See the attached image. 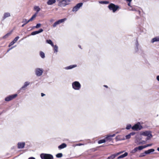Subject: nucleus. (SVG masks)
<instances>
[{"instance_id": "a211bd4d", "label": "nucleus", "mask_w": 159, "mask_h": 159, "mask_svg": "<svg viewBox=\"0 0 159 159\" xmlns=\"http://www.w3.org/2000/svg\"><path fill=\"white\" fill-rule=\"evenodd\" d=\"M34 10L36 11V12L35 13H36L37 15L38 12L40 10V8L39 6H35L34 7Z\"/></svg>"}, {"instance_id": "ea45409f", "label": "nucleus", "mask_w": 159, "mask_h": 159, "mask_svg": "<svg viewBox=\"0 0 159 159\" xmlns=\"http://www.w3.org/2000/svg\"><path fill=\"white\" fill-rule=\"evenodd\" d=\"M152 145V144L151 143V144H146V145H145L144 146H145V148H146L149 147V146H151Z\"/></svg>"}, {"instance_id": "c85d7f7f", "label": "nucleus", "mask_w": 159, "mask_h": 159, "mask_svg": "<svg viewBox=\"0 0 159 159\" xmlns=\"http://www.w3.org/2000/svg\"><path fill=\"white\" fill-rule=\"evenodd\" d=\"M40 55L41 57L43 58H44L45 57V54L42 51H40Z\"/></svg>"}, {"instance_id": "aec40b11", "label": "nucleus", "mask_w": 159, "mask_h": 159, "mask_svg": "<svg viewBox=\"0 0 159 159\" xmlns=\"http://www.w3.org/2000/svg\"><path fill=\"white\" fill-rule=\"evenodd\" d=\"M128 153L127 152H125L124 154L121 155L119 156L117 158L118 159H120L121 158H124L126 156H127L128 155Z\"/></svg>"}, {"instance_id": "49530a36", "label": "nucleus", "mask_w": 159, "mask_h": 159, "mask_svg": "<svg viewBox=\"0 0 159 159\" xmlns=\"http://www.w3.org/2000/svg\"><path fill=\"white\" fill-rule=\"evenodd\" d=\"M41 96L43 97L45 95V94H44L43 93H41Z\"/></svg>"}, {"instance_id": "f03ea898", "label": "nucleus", "mask_w": 159, "mask_h": 159, "mask_svg": "<svg viewBox=\"0 0 159 159\" xmlns=\"http://www.w3.org/2000/svg\"><path fill=\"white\" fill-rule=\"evenodd\" d=\"M73 88L75 90H79L81 88V85L78 81H75L72 84Z\"/></svg>"}, {"instance_id": "ddd939ff", "label": "nucleus", "mask_w": 159, "mask_h": 159, "mask_svg": "<svg viewBox=\"0 0 159 159\" xmlns=\"http://www.w3.org/2000/svg\"><path fill=\"white\" fill-rule=\"evenodd\" d=\"M43 31V30L42 29H40L39 30L34 31L32 32L31 34L33 35H36L37 34H39L40 33L42 32Z\"/></svg>"}, {"instance_id": "5fc2aeb1", "label": "nucleus", "mask_w": 159, "mask_h": 159, "mask_svg": "<svg viewBox=\"0 0 159 159\" xmlns=\"http://www.w3.org/2000/svg\"><path fill=\"white\" fill-rule=\"evenodd\" d=\"M79 47L81 48V46H79Z\"/></svg>"}, {"instance_id": "cd10ccee", "label": "nucleus", "mask_w": 159, "mask_h": 159, "mask_svg": "<svg viewBox=\"0 0 159 159\" xmlns=\"http://www.w3.org/2000/svg\"><path fill=\"white\" fill-rule=\"evenodd\" d=\"M76 66V65H70L69 66H67L66 67V69H71L74 67H75Z\"/></svg>"}, {"instance_id": "412c9836", "label": "nucleus", "mask_w": 159, "mask_h": 159, "mask_svg": "<svg viewBox=\"0 0 159 159\" xmlns=\"http://www.w3.org/2000/svg\"><path fill=\"white\" fill-rule=\"evenodd\" d=\"M10 16V14L8 12H6L4 14L3 19H5L6 18L9 17Z\"/></svg>"}, {"instance_id": "7ed1b4c3", "label": "nucleus", "mask_w": 159, "mask_h": 159, "mask_svg": "<svg viewBox=\"0 0 159 159\" xmlns=\"http://www.w3.org/2000/svg\"><path fill=\"white\" fill-rule=\"evenodd\" d=\"M143 128V127L140 125L139 122H138L134 125L132 127V129L134 130L138 131L141 130Z\"/></svg>"}, {"instance_id": "39448f33", "label": "nucleus", "mask_w": 159, "mask_h": 159, "mask_svg": "<svg viewBox=\"0 0 159 159\" xmlns=\"http://www.w3.org/2000/svg\"><path fill=\"white\" fill-rule=\"evenodd\" d=\"M154 149H151L145 151L143 153H141L139 155V157H143L146 156L147 154H149L151 152H153L154 151Z\"/></svg>"}, {"instance_id": "c9c22d12", "label": "nucleus", "mask_w": 159, "mask_h": 159, "mask_svg": "<svg viewBox=\"0 0 159 159\" xmlns=\"http://www.w3.org/2000/svg\"><path fill=\"white\" fill-rule=\"evenodd\" d=\"M54 50L55 52H57L58 51V47L57 45L54 46Z\"/></svg>"}, {"instance_id": "a19ab883", "label": "nucleus", "mask_w": 159, "mask_h": 159, "mask_svg": "<svg viewBox=\"0 0 159 159\" xmlns=\"http://www.w3.org/2000/svg\"><path fill=\"white\" fill-rule=\"evenodd\" d=\"M128 1V5L129 6H130V7H131L132 6L130 5V3H131V2L132 1Z\"/></svg>"}, {"instance_id": "20e7f679", "label": "nucleus", "mask_w": 159, "mask_h": 159, "mask_svg": "<svg viewBox=\"0 0 159 159\" xmlns=\"http://www.w3.org/2000/svg\"><path fill=\"white\" fill-rule=\"evenodd\" d=\"M40 157L42 159H53V156L50 154H41Z\"/></svg>"}, {"instance_id": "393cba45", "label": "nucleus", "mask_w": 159, "mask_h": 159, "mask_svg": "<svg viewBox=\"0 0 159 159\" xmlns=\"http://www.w3.org/2000/svg\"><path fill=\"white\" fill-rule=\"evenodd\" d=\"M46 42L50 44L52 46V47L54 46L53 43H52V41H51V40L50 39L47 40L46 41Z\"/></svg>"}, {"instance_id": "3c124183", "label": "nucleus", "mask_w": 159, "mask_h": 159, "mask_svg": "<svg viewBox=\"0 0 159 159\" xmlns=\"http://www.w3.org/2000/svg\"><path fill=\"white\" fill-rule=\"evenodd\" d=\"M25 24V23L22 25V27H23Z\"/></svg>"}, {"instance_id": "5701e85b", "label": "nucleus", "mask_w": 159, "mask_h": 159, "mask_svg": "<svg viewBox=\"0 0 159 159\" xmlns=\"http://www.w3.org/2000/svg\"><path fill=\"white\" fill-rule=\"evenodd\" d=\"M30 84V82H26L25 84L23 86L21 89H24V88H25L27 86Z\"/></svg>"}, {"instance_id": "603ef678", "label": "nucleus", "mask_w": 159, "mask_h": 159, "mask_svg": "<svg viewBox=\"0 0 159 159\" xmlns=\"http://www.w3.org/2000/svg\"><path fill=\"white\" fill-rule=\"evenodd\" d=\"M78 145L80 146V145H83V144H82L80 143V144H79Z\"/></svg>"}, {"instance_id": "473e14b6", "label": "nucleus", "mask_w": 159, "mask_h": 159, "mask_svg": "<svg viewBox=\"0 0 159 159\" xmlns=\"http://www.w3.org/2000/svg\"><path fill=\"white\" fill-rule=\"evenodd\" d=\"M62 156V154L61 153H59L56 155V157L57 158H60Z\"/></svg>"}, {"instance_id": "bb28decb", "label": "nucleus", "mask_w": 159, "mask_h": 159, "mask_svg": "<svg viewBox=\"0 0 159 159\" xmlns=\"http://www.w3.org/2000/svg\"><path fill=\"white\" fill-rule=\"evenodd\" d=\"M99 3L101 4H107L109 3V2L107 1H99Z\"/></svg>"}, {"instance_id": "6e6552de", "label": "nucleus", "mask_w": 159, "mask_h": 159, "mask_svg": "<svg viewBox=\"0 0 159 159\" xmlns=\"http://www.w3.org/2000/svg\"><path fill=\"white\" fill-rule=\"evenodd\" d=\"M70 1H59L58 3V5L61 7H64L66 6V5L68 4L67 2H69Z\"/></svg>"}, {"instance_id": "1a4fd4ad", "label": "nucleus", "mask_w": 159, "mask_h": 159, "mask_svg": "<svg viewBox=\"0 0 159 159\" xmlns=\"http://www.w3.org/2000/svg\"><path fill=\"white\" fill-rule=\"evenodd\" d=\"M66 18H65L58 20L54 23V24L52 25V26L53 27H56L57 25L61 23L64 22L66 20Z\"/></svg>"}, {"instance_id": "8fccbe9b", "label": "nucleus", "mask_w": 159, "mask_h": 159, "mask_svg": "<svg viewBox=\"0 0 159 159\" xmlns=\"http://www.w3.org/2000/svg\"><path fill=\"white\" fill-rule=\"evenodd\" d=\"M138 12L139 14H140L141 12L140 11H138Z\"/></svg>"}, {"instance_id": "2f4dec72", "label": "nucleus", "mask_w": 159, "mask_h": 159, "mask_svg": "<svg viewBox=\"0 0 159 159\" xmlns=\"http://www.w3.org/2000/svg\"><path fill=\"white\" fill-rule=\"evenodd\" d=\"M147 136V137L146 139V141L150 139L152 137V134H151Z\"/></svg>"}, {"instance_id": "a878e982", "label": "nucleus", "mask_w": 159, "mask_h": 159, "mask_svg": "<svg viewBox=\"0 0 159 159\" xmlns=\"http://www.w3.org/2000/svg\"><path fill=\"white\" fill-rule=\"evenodd\" d=\"M56 1H48L47 2V3L48 5H52L55 3L56 2Z\"/></svg>"}, {"instance_id": "dca6fc26", "label": "nucleus", "mask_w": 159, "mask_h": 159, "mask_svg": "<svg viewBox=\"0 0 159 159\" xmlns=\"http://www.w3.org/2000/svg\"><path fill=\"white\" fill-rule=\"evenodd\" d=\"M135 134V132H132L130 133L129 134L126 135L125 136V138H126V139H129L130 138L131 136V135H134Z\"/></svg>"}, {"instance_id": "e433bc0d", "label": "nucleus", "mask_w": 159, "mask_h": 159, "mask_svg": "<svg viewBox=\"0 0 159 159\" xmlns=\"http://www.w3.org/2000/svg\"><path fill=\"white\" fill-rule=\"evenodd\" d=\"M41 26V24H37L36 26H34V27L35 28H39Z\"/></svg>"}, {"instance_id": "a18cd8bd", "label": "nucleus", "mask_w": 159, "mask_h": 159, "mask_svg": "<svg viewBox=\"0 0 159 159\" xmlns=\"http://www.w3.org/2000/svg\"><path fill=\"white\" fill-rule=\"evenodd\" d=\"M157 79L159 81V75H158L157 77Z\"/></svg>"}, {"instance_id": "f704fd0d", "label": "nucleus", "mask_w": 159, "mask_h": 159, "mask_svg": "<svg viewBox=\"0 0 159 159\" xmlns=\"http://www.w3.org/2000/svg\"><path fill=\"white\" fill-rule=\"evenodd\" d=\"M19 38V36H17L14 39L13 41L15 43L17 41V40Z\"/></svg>"}, {"instance_id": "4468645a", "label": "nucleus", "mask_w": 159, "mask_h": 159, "mask_svg": "<svg viewBox=\"0 0 159 159\" xmlns=\"http://www.w3.org/2000/svg\"><path fill=\"white\" fill-rule=\"evenodd\" d=\"M25 143L24 142L18 143V148H23L24 147Z\"/></svg>"}, {"instance_id": "09e8293b", "label": "nucleus", "mask_w": 159, "mask_h": 159, "mask_svg": "<svg viewBox=\"0 0 159 159\" xmlns=\"http://www.w3.org/2000/svg\"><path fill=\"white\" fill-rule=\"evenodd\" d=\"M10 48V49H9L8 50H7V52H8V51H9L10 49H11V48Z\"/></svg>"}, {"instance_id": "0eeeda50", "label": "nucleus", "mask_w": 159, "mask_h": 159, "mask_svg": "<svg viewBox=\"0 0 159 159\" xmlns=\"http://www.w3.org/2000/svg\"><path fill=\"white\" fill-rule=\"evenodd\" d=\"M83 3L82 2H80L78 3L72 9V11L73 12H76L82 6Z\"/></svg>"}, {"instance_id": "72a5a7b5", "label": "nucleus", "mask_w": 159, "mask_h": 159, "mask_svg": "<svg viewBox=\"0 0 159 159\" xmlns=\"http://www.w3.org/2000/svg\"><path fill=\"white\" fill-rule=\"evenodd\" d=\"M138 149L139 150H142L143 148H145V146H139V147H138Z\"/></svg>"}, {"instance_id": "c756f323", "label": "nucleus", "mask_w": 159, "mask_h": 159, "mask_svg": "<svg viewBox=\"0 0 159 159\" xmlns=\"http://www.w3.org/2000/svg\"><path fill=\"white\" fill-rule=\"evenodd\" d=\"M105 142H106V140H105V139H103L99 140L98 141V143L99 144H101V143H104Z\"/></svg>"}, {"instance_id": "58836bf2", "label": "nucleus", "mask_w": 159, "mask_h": 159, "mask_svg": "<svg viewBox=\"0 0 159 159\" xmlns=\"http://www.w3.org/2000/svg\"><path fill=\"white\" fill-rule=\"evenodd\" d=\"M131 128H132L131 125H129L127 126L126 128L127 129H129Z\"/></svg>"}, {"instance_id": "7c9ffc66", "label": "nucleus", "mask_w": 159, "mask_h": 159, "mask_svg": "<svg viewBox=\"0 0 159 159\" xmlns=\"http://www.w3.org/2000/svg\"><path fill=\"white\" fill-rule=\"evenodd\" d=\"M30 21H29V20H27L26 19H23L22 21V23H24L25 24H27L28 22H29Z\"/></svg>"}, {"instance_id": "b1692460", "label": "nucleus", "mask_w": 159, "mask_h": 159, "mask_svg": "<svg viewBox=\"0 0 159 159\" xmlns=\"http://www.w3.org/2000/svg\"><path fill=\"white\" fill-rule=\"evenodd\" d=\"M12 31L10 32L7 33L5 35L3 36L2 37L3 39H6L11 34Z\"/></svg>"}, {"instance_id": "f8f14e48", "label": "nucleus", "mask_w": 159, "mask_h": 159, "mask_svg": "<svg viewBox=\"0 0 159 159\" xmlns=\"http://www.w3.org/2000/svg\"><path fill=\"white\" fill-rule=\"evenodd\" d=\"M123 152H120L116 154H112L108 157V159H114L117 156L122 153Z\"/></svg>"}, {"instance_id": "6ab92c4d", "label": "nucleus", "mask_w": 159, "mask_h": 159, "mask_svg": "<svg viewBox=\"0 0 159 159\" xmlns=\"http://www.w3.org/2000/svg\"><path fill=\"white\" fill-rule=\"evenodd\" d=\"M66 144L65 143H63L58 147L59 149H61L66 148Z\"/></svg>"}, {"instance_id": "2eb2a0df", "label": "nucleus", "mask_w": 159, "mask_h": 159, "mask_svg": "<svg viewBox=\"0 0 159 159\" xmlns=\"http://www.w3.org/2000/svg\"><path fill=\"white\" fill-rule=\"evenodd\" d=\"M151 134V132L150 131H146L143 132L142 135L145 136H148L150 134Z\"/></svg>"}, {"instance_id": "9b49d317", "label": "nucleus", "mask_w": 159, "mask_h": 159, "mask_svg": "<svg viewBox=\"0 0 159 159\" xmlns=\"http://www.w3.org/2000/svg\"><path fill=\"white\" fill-rule=\"evenodd\" d=\"M115 136V134H114L112 135H110L107 136L104 139L106 140V142H110L112 140V137H114Z\"/></svg>"}, {"instance_id": "79ce46f5", "label": "nucleus", "mask_w": 159, "mask_h": 159, "mask_svg": "<svg viewBox=\"0 0 159 159\" xmlns=\"http://www.w3.org/2000/svg\"><path fill=\"white\" fill-rule=\"evenodd\" d=\"M138 150V147H136L133 150V151L134 152H135L136 151H137Z\"/></svg>"}, {"instance_id": "37998d69", "label": "nucleus", "mask_w": 159, "mask_h": 159, "mask_svg": "<svg viewBox=\"0 0 159 159\" xmlns=\"http://www.w3.org/2000/svg\"><path fill=\"white\" fill-rule=\"evenodd\" d=\"M28 159H35L34 157H30Z\"/></svg>"}, {"instance_id": "4be33fe9", "label": "nucleus", "mask_w": 159, "mask_h": 159, "mask_svg": "<svg viewBox=\"0 0 159 159\" xmlns=\"http://www.w3.org/2000/svg\"><path fill=\"white\" fill-rule=\"evenodd\" d=\"M37 15L36 14V13H35L34 15H33V16H32V17L29 20V21H33L36 17L37 16Z\"/></svg>"}, {"instance_id": "4c0bfd02", "label": "nucleus", "mask_w": 159, "mask_h": 159, "mask_svg": "<svg viewBox=\"0 0 159 159\" xmlns=\"http://www.w3.org/2000/svg\"><path fill=\"white\" fill-rule=\"evenodd\" d=\"M15 43V42H14L13 41V40L12 41H11L10 43L9 44L8 46L9 47H10L11 46L13 45L14 43Z\"/></svg>"}, {"instance_id": "c03bdc74", "label": "nucleus", "mask_w": 159, "mask_h": 159, "mask_svg": "<svg viewBox=\"0 0 159 159\" xmlns=\"http://www.w3.org/2000/svg\"><path fill=\"white\" fill-rule=\"evenodd\" d=\"M54 21V20L53 19H51L50 20V22H53V21Z\"/></svg>"}, {"instance_id": "9d476101", "label": "nucleus", "mask_w": 159, "mask_h": 159, "mask_svg": "<svg viewBox=\"0 0 159 159\" xmlns=\"http://www.w3.org/2000/svg\"><path fill=\"white\" fill-rule=\"evenodd\" d=\"M43 72V70L42 69L39 68L36 69L35 70V74L38 76H39L41 75Z\"/></svg>"}, {"instance_id": "f257e3e1", "label": "nucleus", "mask_w": 159, "mask_h": 159, "mask_svg": "<svg viewBox=\"0 0 159 159\" xmlns=\"http://www.w3.org/2000/svg\"><path fill=\"white\" fill-rule=\"evenodd\" d=\"M108 7L110 11H112L113 13H115L116 11H119L120 9V7L119 6L112 3L109 4Z\"/></svg>"}, {"instance_id": "de8ad7c7", "label": "nucleus", "mask_w": 159, "mask_h": 159, "mask_svg": "<svg viewBox=\"0 0 159 159\" xmlns=\"http://www.w3.org/2000/svg\"><path fill=\"white\" fill-rule=\"evenodd\" d=\"M104 87H105L106 88H108V87L106 85H104L103 86Z\"/></svg>"}, {"instance_id": "864d4df0", "label": "nucleus", "mask_w": 159, "mask_h": 159, "mask_svg": "<svg viewBox=\"0 0 159 159\" xmlns=\"http://www.w3.org/2000/svg\"><path fill=\"white\" fill-rule=\"evenodd\" d=\"M157 150L159 151V148H157Z\"/></svg>"}, {"instance_id": "423d86ee", "label": "nucleus", "mask_w": 159, "mask_h": 159, "mask_svg": "<svg viewBox=\"0 0 159 159\" xmlns=\"http://www.w3.org/2000/svg\"><path fill=\"white\" fill-rule=\"evenodd\" d=\"M17 96V95L16 94H14L12 95H9L5 98V100L6 101H9L15 98Z\"/></svg>"}, {"instance_id": "f3484780", "label": "nucleus", "mask_w": 159, "mask_h": 159, "mask_svg": "<svg viewBox=\"0 0 159 159\" xmlns=\"http://www.w3.org/2000/svg\"><path fill=\"white\" fill-rule=\"evenodd\" d=\"M157 41H159V37H156L153 38L151 41V42L152 43Z\"/></svg>"}]
</instances>
